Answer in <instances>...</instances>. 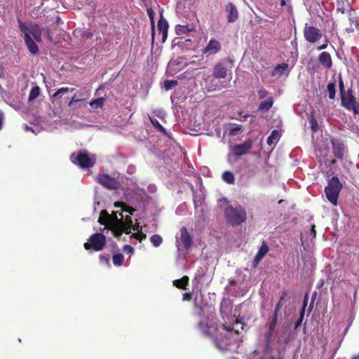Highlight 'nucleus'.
Wrapping results in <instances>:
<instances>
[{
	"label": "nucleus",
	"instance_id": "13",
	"mask_svg": "<svg viewBox=\"0 0 359 359\" xmlns=\"http://www.w3.org/2000/svg\"><path fill=\"white\" fill-rule=\"evenodd\" d=\"M114 234V236L119 239L123 233V221L115 216L113 222H110L108 228Z\"/></svg>",
	"mask_w": 359,
	"mask_h": 359
},
{
	"label": "nucleus",
	"instance_id": "57",
	"mask_svg": "<svg viewBox=\"0 0 359 359\" xmlns=\"http://www.w3.org/2000/svg\"><path fill=\"white\" fill-rule=\"evenodd\" d=\"M123 250L128 251V252H133L134 250L133 248L129 245H124Z\"/></svg>",
	"mask_w": 359,
	"mask_h": 359
},
{
	"label": "nucleus",
	"instance_id": "16",
	"mask_svg": "<svg viewBox=\"0 0 359 359\" xmlns=\"http://www.w3.org/2000/svg\"><path fill=\"white\" fill-rule=\"evenodd\" d=\"M319 63L325 69H330L332 67V60L330 53L322 52L318 57Z\"/></svg>",
	"mask_w": 359,
	"mask_h": 359
},
{
	"label": "nucleus",
	"instance_id": "6",
	"mask_svg": "<svg viewBox=\"0 0 359 359\" xmlns=\"http://www.w3.org/2000/svg\"><path fill=\"white\" fill-rule=\"evenodd\" d=\"M304 36L306 41L310 43H315L323 36L320 29L306 23L303 30Z\"/></svg>",
	"mask_w": 359,
	"mask_h": 359
},
{
	"label": "nucleus",
	"instance_id": "64",
	"mask_svg": "<svg viewBox=\"0 0 359 359\" xmlns=\"http://www.w3.org/2000/svg\"><path fill=\"white\" fill-rule=\"evenodd\" d=\"M235 283H236V282H235V280H231V281H230V284H231V285H233V284H235Z\"/></svg>",
	"mask_w": 359,
	"mask_h": 359
},
{
	"label": "nucleus",
	"instance_id": "26",
	"mask_svg": "<svg viewBox=\"0 0 359 359\" xmlns=\"http://www.w3.org/2000/svg\"><path fill=\"white\" fill-rule=\"evenodd\" d=\"M273 99L272 97H268L266 100L261 102L258 110L268 111L273 106Z\"/></svg>",
	"mask_w": 359,
	"mask_h": 359
},
{
	"label": "nucleus",
	"instance_id": "45",
	"mask_svg": "<svg viewBox=\"0 0 359 359\" xmlns=\"http://www.w3.org/2000/svg\"><path fill=\"white\" fill-rule=\"evenodd\" d=\"M77 32H79L81 33V37L83 39H90L92 36H93V32L91 31H90L89 29H87V30H75L74 31V33Z\"/></svg>",
	"mask_w": 359,
	"mask_h": 359
},
{
	"label": "nucleus",
	"instance_id": "56",
	"mask_svg": "<svg viewBox=\"0 0 359 359\" xmlns=\"http://www.w3.org/2000/svg\"><path fill=\"white\" fill-rule=\"evenodd\" d=\"M183 299L185 301H190L191 299V294L190 293H184L183 294Z\"/></svg>",
	"mask_w": 359,
	"mask_h": 359
},
{
	"label": "nucleus",
	"instance_id": "43",
	"mask_svg": "<svg viewBox=\"0 0 359 359\" xmlns=\"http://www.w3.org/2000/svg\"><path fill=\"white\" fill-rule=\"evenodd\" d=\"M151 123L153 125V126L156 128L158 131L166 133L165 129L164 127L161 126V124L158 122V121L156 118H150Z\"/></svg>",
	"mask_w": 359,
	"mask_h": 359
},
{
	"label": "nucleus",
	"instance_id": "48",
	"mask_svg": "<svg viewBox=\"0 0 359 359\" xmlns=\"http://www.w3.org/2000/svg\"><path fill=\"white\" fill-rule=\"evenodd\" d=\"M258 97L260 100L264 99L267 97L269 92L264 88H261L258 92Z\"/></svg>",
	"mask_w": 359,
	"mask_h": 359
},
{
	"label": "nucleus",
	"instance_id": "19",
	"mask_svg": "<svg viewBox=\"0 0 359 359\" xmlns=\"http://www.w3.org/2000/svg\"><path fill=\"white\" fill-rule=\"evenodd\" d=\"M25 44L32 54H36L39 52V47L34 39L30 37L29 33H25L24 35Z\"/></svg>",
	"mask_w": 359,
	"mask_h": 359
},
{
	"label": "nucleus",
	"instance_id": "51",
	"mask_svg": "<svg viewBox=\"0 0 359 359\" xmlns=\"http://www.w3.org/2000/svg\"><path fill=\"white\" fill-rule=\"evenodd\" d=\"M329 40L327 39H325V41H324V43L320 45V46H318L316 49L318 50H325L327 48V46H328V43H329Z\"/></svg>",
	"mask_w": 359,
	"mask_h": 359
},
{
	"label": "nucleus",
	"instance_id": "39",
	"mask_svg": "<svg viewBox=\"0 0 359 359\" xmlns=\"http://www.w3.org/2000/svg\"><path fill=\"white\" fill-rule=\"evenodd\" d=\"M327 89L329 93V98L333 100L335 98L336 88L334 83H329L327 86Z\"/></svg>",
	"mask_w": 359,
	"mask_h": 359
},
{
	"label": "nucleus",
	"instance_id": "52",
	"mask_svg": "<svg viewBox=\"0 0 359 359\" xmlns=\"http://www.w3.org/2000/svg\"><path fill=\"white\" fill-rule=\"evenodd\" d=\"M241 126H238L230 130L229 134L232 136L236 135L238 132L241 131Z\"/></svg>",
	"mask_w": 359,
	"mask_h": 359
},
{
	"label": "nucleus",
	"instance_id": "22",
	"mask_svg": "<svg viewBox=\"0 0 359 359\" xmlns=\"http://www.w3.org/2000/svg\"><path fill=\"white\" fill-rule=\"evenodd\" d=\"M114 219V218H111L107 210H102L98 222L100 224L104 225L107 228H109L110 222H113Z\"/></svg>",
	"mask_w": 359,
	"mask_h": 359
},
{
	"label": "nucleus",
	"instance_id": "46",
	"mask_svg": "<svg viewBox=\"0 0 359 359\" xmlns=\"http://www.w3.org/2000/svg\"><path fill=\"white\" fill-rule=\"evenodd\" d=\"M198 327L201 330L202 333L204 335H209L210 334V331H209V329H208V326L205 324H204L203 323L200 322L198 324Z\"/></svg>",
	"mask_w": 359,
	"mask_h": 359
},
{
	"label": "nucleus",
	"instance_id": "1",
	"mask_svg": "<svg viewBox=\"0 0 359 359\" xmlns=\"http://www.w3.org/2000/svg\"><path fill=\"white\" fill-rule=\"evenodd\" d=\"M245 323L238 319H236L231 325H222L219 329L217 330V334L214 337V343L217 348L224 350L236 341L238 338L240 330H243Z\"/></svg>",
	"mask_w": 359,
	"mask_h": 359
},
{
	"label": "nucleus",
	"instance_id": "47",
	"mask_svg": "<svg viewBox=\"0 0 359 359\" xmlns=\"http://www.w3.org/2000/svg\"><path fill=\"white\" fill-rule=\"evenodd\" d=\"M339 87L340 96L342 97V96L345 95L346 92H345L344 84L343 79H341V76L339 77Z\"/></svg>",
	"mask_w": 359,
	"mask_h": 359
},
{
	"label": "nucleus",
	"instance_id": "20",
	"mask_svg": "<svg viewBox=\"0 0 359 359\" xmlns=\"http://www.w3.org/2000/svg\"><path fill=\"white\" fill-rule=\"evenodd\" d=\"M29 33L30 37H33L34 40L38 42H41V32L39 27L37 25H33L29 26L28 32Z\"/></svg>",
	"mask_w": 359,
	"mask_h": 359
},
{
	"label": "nucleus",
	"instance_id": "54",
	"mask_svg": "<svg viewBox=\"0 0 359 359\" xmlns=\"http://www.w3.org/2000/svg\"><path fill=\"white\" fill-rule=\"evenodd\" d=\"M79 97H77V95H74L72 100H70V102H69L68 105L69 107H72V104L74 103V102H80V100L78 99Z\"/></svg>",
	"mask_w": 359,
	"mask_h": 359
},
{
	"label": "nucleus",
	"instance_id": "2",
	"mask_svg": "<svg viewBox=\"0 0 359 359\" xmlns=\"http://www.w3.org/2000/svg\"><path fill=\"white\" fill-rule=\"evenodd\" d=\"M224 216L226 222L232 226L240 225L247 219L246 211L241 205L236 207L227 206L224 210Z\"/></svg>",
	"mask_w": 359,
	"mask_h": 359
},
{
	"label": "nucleus",
	"instance_id": "18",
	"mask_svg": "<svg viewBox=\"0 0 359 359\" xmlns=\"http://www.w3.org/2000/svg\"><path fill=\"white\" fill-rule=\"evenodd\" d=\"M227 69L222 63H217L213 69L212 76L215 79H224Z\"/></svg>",
	"mask_w": 359,
	"mask_h": 359
},
{
	"label": "nucleus",
	"instance_id": "3",
	"mask_svg": "<svg viewBox=\"0 0 359 359\" xmlns=\"http://www.w3.org/2000/svg\"><path fill=\"white\" fill-rule=\"evenodd\" d=\"M342 189L343 184L338 177L333 176L327 181V185L325 187V194L327 199L334 206L338 205L339 196Z\"/></svg>",
	"mask_w": 359,
	"mask_h": 359
},
{
	"label": "nucleus",
	"instance_id": "34",
	"mask_svg": "<svg viewBox=\"0 0 359 359\" xmlns=\"http://www.w3.org/2000/svg\"><path fill=\"white\" fill-rule=\"evenodd\" d=\"M192 30V28H190L189 25H178L176 26V33L178 35H182L184 34H187Z\"/></svg>",
	"mask_w": 359,
	"mask_h": 359
},
{
	"label": "nucleus",
	"instance_id": "7",
	"mask_svg": "<svg viewBox=\"0 0 359 359\" xmlns=\"http://www.w3.org/2000/svg\"><path fill=\"white\" fill-rule=\"evenodd\" d=\"M341 103L346 109L353 110L355 114H359V102H357L351 89H348L347 94L341 97Z\"/></svg>",
	"mask_w": 359,
	"mask_h": 359
},
{
	"label": "nucleus",
	"instance_id": "17",
	"mask_svg": "<svg viewBox=\"0 0 359 359\" xmlns=\"http://www.w3.org/2000/svg\"><path fill=\"white\" fill-rule=\"evenodd\" d=\"M226 12L227 13V20L229 22H235L238 18V12L236 6L229 2L226 6Z\"/></svg>",
	"mask_w": 359,
	"mask_h": 359
},
{
	"label": "nucleus",
	"instance_id": "30",
	"mask_svg": "<svg viewBox=\"0 0 359 359\" xmlns=\"http://www.w3.org/2000/svg\"><path fill=\"white\" fill-rule=\"evenodd\" d=\"M309 121L310 127H311L312 133H316L318 130L319 128H318V121L315 117L314 111H312L310 114L309 117Z\"/></svg>",
	"mask_w": 359,
	"mask_h": 359
},
{
	"label": "nucleus",
	"instance_id": "10",
	"mask_svg": "<svg viewBox=\"0 0 359 359\" xmlns=\"http://www.w3.org/2000/svg\"><path fill=\"white\" fill-rule=\"evenodd\" d=\"M331 144L334 156L338 159H343L345 151V146L343 142L339 139L332 138Z\"/></svg>",
	"mask_w": 359,
	"mask_h": 359
},
{
	"label": "nucleus",
	"instance_id": "58",
	"mask_svg": "<svg viewBox=\"0 0 359 359\" xmlns=\"http://www.w3.org/2000/svg\"><path fill=\"white\" fill-rule=\"evenodd\" d=\"M4 113L0 110V130L3 128Z\"/></svg>",
	"mask_w": 359,
	"mask_h": 359
},
{
	"label": "nucleus",
	"instance_id": "62",
	"mask_svg": "<svg viewBox=\"0 0 359 359\" xmlns=\"http://www.w3.org/2000/svg\"><path fill=\"white\" fill-rule=\"evenodd\" d=\"M249 116H250V115H249V114H246V115H245V116H243V118H244L245 119H246V118H247L248 117H249Z\"/></svg>",
	"mask_w": 359,
	"mask_h": 359
},
{
	"label": "nucleus",
	"instance_id": "33",
	"mask_svg": "<svg viewBox=\"0 0 359 359\" xmlns=\"http://www.w3.org/2000/svg\"><path fill=\"white\" fill-rule=\"evenodd\" d=\"M104 97H98L90 102V106L92 108L97 109L102 108L104 105Z\"/></svg>",
	"mask_w": 359,
	"mask_h": 359
},
{
	"label": "nucleus",
	"instance_id": "14",
	"mask_svg": "<svg viewBox=\"0 0 359 359\" xmlns=\"http://www.w3.org/2000/svg\"><path fill=\"white\" fill-rule=\"evenodd\" d=\"M180 241L182 243L184 248L187 250L192 245V238L189 235L187 229L185 226H182L180 229Z\"/></svg>",
	"mask_w": 359,
	"mask_h": 359
},
{
	"label": "nucleus",
	"instance_id": "55",
	"mask_svg": "<svg viewBox=\"0 0 359 359\" xmlns=\"http://www.w3.org/2000/svg\"><path fill=\"white\" fill-rule=\"evenodd\" d=\"M310 234L312 235L313 238H316V226L314 224H313L311 228Z\"/></svg>",
	"mask_w": 359,
	"mask_h": 359
},
{
	"label": "nucleus",
	"instance_id": "40",
	"mask_svg": "<svg viewBox=\"0 0 359 359\" xmlns=\"http://www.w3.org/2000/svg\"><path fill=\"white\" fill-rule=\"evenodd\" d=\"M40 94V88L38 86L33 87L29 94V100H34L37 97H39Z\"/></svg>",
	"mask_w": 359,
	"mask_h": 359
},
{
	"label": "nucleus",
	"instance_id": "24",
	"mask_svg": "<svg viewBox=\"0 0 359 359\" xmlns=\"http://www.w3.org/2000/svg\"><path fill=\"white\" fill-rule=\"evenodd\" d=\"M280 133L278 130H272L271 135L267 138V144L269 146H275L280 140Z\"/></svg>",
	"mask_w": 359,
	"mask_h": 359
},
{
	"label": "nucleus",
	"instance_id": "4",
	"mask_svg": "<svg viewBox=\"0 0 359 359\" xmlns=\"http://www.w3.org/2000/svg\"><path fill=\"white\" fill-rule=\"evenodd\" d=\"M70 159L73 163L82 168H89L94 165V161L89 156L87 151H79L74 152L72 154Z\"/></svg>",
	"mask_w": 359,
	"mask_h": 359
},
{
	"label": "nucleus",
	"instance_id": "36",
	"mask_svg": "<svg viewBox=\"0 0 359 359\" xmlns=\"http://www.w3.org/2000/svg\"><path fill=\"white\" fill-rule=\"evenodd\" d=\"M112 261L115 266H121L124 261V257L121 253H116L113 255Z\"/></svg>",
	"mask_w": 359,
	"mask_h": 359
},
{
	"label": "nucleus",
	"instance_id": "12",
	"mask_svg": "<svg viewBox=\"0 0 359 359\" xmlns=\"http://www.w3.org/2000/svg\"><path fill=\"white\" fill-rule=\"evenodd\" d=\"M252 147V142L250 140L245 141L243 144H236L232 148L233 154L236 156H241L245 154Z\"/></svg>",
	"mask_w": 359,
	"mask_h": 359
},
{
	"label": "nucleus",
	"instance_id": "35",
	"mask_svg": "<svg viewBox=\"0 0 359 359\" xmlns=\"http://www.w3.org/2000/svg\"><path fill=\"white\" fill-rule=\"evenodd\" d=\"M74 95H77V97H79L78 99L80 100V102L86 100L90 96L88 90L86 88L80 89Z\"/></svg>",
	"mask_w": 359,
	"mask_h": 359
},
{
	"label": "nucleus",
	"instance_id": "5",
	"mask_svg": "<svg viewBox=\"0 0 359 359\" xmlns=\"http://www.w3.org/2000/svg\"><path fill=\"white\" fill-rule=\"evenodd\" d=\"M89 243H84L86 250L93 248L95 251L102 250L106 244V237L100 233L93 234L89 238Z\"/></svg>",
	"mask_w": 359,
	"mask_h": 359
},
{
	"label": "nucleus",
	"instance_id": "23",
	"mask_svg": "<svg viewBox=\"0 0 359 359\" xmlns=\"http://www.w3.org/2000/svg\"><path fill=\"white\" fill-rule=\"evenodd\" d=\"M308 294H306L304 297L303 301V306L300 311L299 317V319L297 320V322L294 324V330H297L301 325L304 319V313H305V309L308 304Z\"/></svg>",
	"mask_w": 359,
	"mask_h": 359
},
{
	"label": "nucleus",
	"instance_id": "63",
	"mask_svg": "<svg viewBox=\"0 0 359 359\" xmlns=\"http://www.w3.org/2000/svg\"><path fill=\"white\" fill-rule=\"evenodd\" d=\"M290 341V339L289 338H287L285 339V343H287L288 341Z\"/></svg>",
	"mask_w": 359,
	"mask_h": 359
},
{
	"label": "nucleus",
	"instance_id": "32",
	"mask_svg": "<svg viewBox=\"0 0 359 359\" xmlns=\"http://www.w3.org/2000/svg\"><path fill=\"white\" fill-rule=\"evenodd\" d=\"M222 180L229 184H233L235 182L234 175L230 171H225L223 172Z\"/></svg>",
	"mask_w": 359,
	"mask_h": 359
},
{
	"label": "nucleus",
	"instance_id": "21",
	"mask_svg": "<svg viewBox=\"0 0 359 359\" xmlns=\"http://www.w3.org/2000/svg\"><path fill=\"white\" fill-rule=\"evenodd\" d=\"M205 88L208 92H212L215 90H219L224 88V86L220 84L219 81H216L213 79H206Z\"/></svg>",
	"mask_w": 359,
	"mask_h": 359
},
{
	"label": "nucleus",
	"instance_id": "15",
	"mask_svg": "<svg viewBox=\"0 0 359 359\" xmlns=\"http://www.w3.org/2000/svg\"><path fill=\"white\" fill-rule=\"evenodd\" d=\"M157 27L158 32L162 34V41L165 42L168 37V23L163 18L162 13H161L160 19L158 21Z\"/></svg>",
	"mask_w": 359,
	"mask_h": 359
},
{
	"label": "nucleus",
	"instance_id": "61",
	"mask_svg": "<svg viewBox=\"0 0 359 359\" xmlns=\"http://www.w3.org/2000/svg\"><path fill=\"white\" fill-rule=\"evenodd\" d=\"M316 294H317L316 292L313 293L312 297H311V302L314 303V301L316 297Z\"/></svg>",
	"mask_w": 359,
	"mask_h": 359
},
{
	"label": "nucleus",
	"instance_id": "41",
	"mask_svg": "<svg viewBox=\"0 0 359 359\" xmlns=\"http://www.w3.org/2000/svg\"><path fill=\"white\" fill-rule=\"evenodd\" d=\"M150 241L154 247H158L163 242V238L161 236L155 234L151 236Z\"/></svg>",
	"mask_w": 359,
	"mask_h": 359
},
{
	"label": "nucleus",
	"instance_id": "38",
	"mask_svg": "<svg viewBox=\"0 0 359 359\" xmlns=\"http://www.w3.org/2000/svg\"><path fill=\"white\" fill-rule=\"evenodd\" d=\"M147 13L151 21V25L152 28V36H154V15L155 13L151 8H147Z\"/></svg>",
	"mask_w": 359,
	"mask_h": 359
},
{
	"label": "nucleus",
	"instance_id": "59",
	"mask_svg": "<svg viewBox=\"0 0 359 359\" xmlns=\"http://www.w3.org/2000/svg\"><path fill=\"white\" fill-rule=\"evenodd\" d=\"M140 226H139L138 224H135V226H133V229L134 231H137V232L140 231Z\"/></svg>",
	"mask_w": 359,
	"mask_h": 359
},
{
	"label": "nucleus",
	"instance_id": "11",
	"mask_svg": "<svg viewBox=\"0 0 359 359\" xmlns=\"http://www.w3.org/2000/svg\"><path fill=\"white\" fill-rule=\"evenodd\" d=\"M221 48V44L217 40L211 39L203 50V53L207 55H215L220 51Z\"/></svg>",
	"mask_w": 359,
	"mask_h": 359
},
{
	"label": "nucleus",
	"instance_id": "53",
	"mask_svg": "<svg viewBox=\"0 0 359 359\" xmlns=\"http://www.w3.org/2000/svg\"><path fill=\"white\" fill-rule=\"evenodd\" d=\"M262 258V257L256 255L253 260V266L256 267L259 264Z\"/></svg>",
	"mask_w": 359,
	"mask_h": 359
},
{
	"label": "nucleus",
	"instance_id": "60",
	"mask_svg": "<svg viewBox=\"0 0 359 359\" xmlns=\"http://www.w3.org/2000/svg\"><path fill=\"white\" fill-rule=\"evenodd\" d=\"M313 307V302H311V304H310V305H309V307L308 315H309V314L311 313V311H312Z\"/></svg>",
	"mask_w": 359,
	"mask_h": 359
},
{
	"label": "nucleus",
	"instance_id": "31",
	"mask_svg": "<svg viewBox=\"0 0 359 359\" xmlns=\"http://www.w3.org/2000/svg\"><path fill=\"white\" fill-rule=\"evenodd\" d=\"M69 91V88L67 87H63L58 89L53 95L50 96L51 102H54L55 100L60 99L64 93Z\"/></svg>",
	"mask_w": 359,
	"mask_h": 359
},
{
	"label": "nucleus",
	"instance_id": "49",
	"mask_svg": "<svg viewBox=\"0 0 359 359\" xmlns=\"http://www.w3.org/2000/svg\"><path fill=\"white\" fill-rule=\"evenodd\" d=\"M132 236L139 240L140 241H142L146 238L147 235L142 232L138 231L137 233H133Z\"/></svg>",
	"mask_w": 359,
	"mask_h": 359
},
{
	"label": "nucleus",
	"instance_id": "29",
	"mask_svg": "<svg viewBox=\"0 0 359 359\" xmlns=\"http://www.w3.org/2000/svg\"><path fill=\"white\" fill-rule=\"evenodd\" d=\"M114 206L116 208H121L122 211L129 212L130 215H133V213L136 211L134 208L128 205L126 203L122 201L115 202Z\"/></svg>",
	"mask_w": 359,
	"mask_h": 359
},
{
	"label": "nucleus",
	"instance_id": "27",
	"mask_svg": "<svg viewBox=\"0 0 359 359\" xmlns=\"http://www.w3.org/2000/svg\"><path fill=\"white\" fill-rule=\"evenodd\" d=\"M189 277L187 276H184L180 279L174 280L173 285L179 289L186 290V287L189 284Z\"/></svg>",
	"mask_w": 359,
	"mask_h": 359
},
{
	"label": "nucleus",
	"instance_id": "25",
	"mask_svg": "<svg viewBox=\"0 0 359 359\" xmlns=\"http://www.w3.org/2000/svg\"><path fill=\"white\" fill-rule=\"evenodd\" d=\"M287 295V291L282 292L281 295L279 298V300H278L277 304L276 305L273 316H276V318H278V313L283 306V303L285 301Z\"/></svg>",
	"mask_w": 359,
	"mask_h": 359
},
{
	"label": "nucleus",
	"instance_id": "37",
	"mask_svg": "<svg viewBox=\"0 0 359 359\" xmlns=\"http://www.w3.org/2000/svg\"><path fill=\"white\" fill-rule=\"evenodd\" d=\"M126 220L127 223L123 222V233H126V234H130L131 233V226H132V219L130 217H126Z\"/></svg>",
	"mask_w": 359,
	"mask_h": 359
},
{
	"label": "nucleus",
	"instance_id": "8",
	"mask_svg": "<svg viewBox=\"0 0 359 359\" xmlns=\"http://www.w3.org/2000/svg\"><path fill=\"white\" fill-rule=\"evenodd\" d=\"M97 181L100 184L109 189H117L120 187V183L116 179L107 174L98 175Z\"/></svg>",
	"mask_w": 359,
	"mask_h": 359
},
{
	"label": "nucleus",
	"instance_id": "50",
	"mask_svg": "<svg viewBox=\"0 0 359 359\" xmlns=\"http://www.w3.org/2000/svg\"><path fill=\"white\" fill-rule=\"evenodd\" d=\"M18 22H19V27H20V30L25 35V33L28 32L29 27H27L20 20H19Z\"/></svg>",
	"mask_w": 359,
	"mask_h": 359
},
{
	"label": "nucleus",
	"instance_id": "28",
	"mask_svg": "<svg viewBox=\"0 0 359 359\" xmlns=\"http://www.w3.org/2000/svg\"><path fill=\"white\" fill-rule=\"evenodd\" d=\"M288 67V65L286 63H281L278 65L273 70L271 75L273 76H281L287 70Z\"/></svg>",
	"mask_w": 359,
	"mask_h": 359
},
{
	"label": "nucleus",
	"instance_id": "9",
	"mask_svg": "<svg viewBox=\"0 0 359 359\" xmlns=\"http://www.w3.org/2000/svg\"><path fill=\"white\" fill-rule=\"evenodd\" d=\"M278 318L276 316H272L268 319L267 326L268 331L265 334V341L266 346H270L274 339V332L277 325Z\"/></svg>",
	"mask_w": 359,
	"mask_h": 359
},
{
	"label": "nucleus",
	"instance_id": "44",
	"mask_svg": "<svg viewBox=\"0 0 359 359\" xmlns=\"http://www.w3.org/2000/svg\"><path fill=\"white\" fill-rule=\"evenodd\" d=\"M269 248L268 245L266 244L265 242H263L262 245H261V247H260L259 251L257 252V255L264 257L267 254V252H269Z\"/></svg>",
	"mask_w": 359,
	"mask_h": 359
},
{
	"label": "nucleus",
	"instance_id": "42",
	"mask_svg": "<svg viewBox=\"0 0 359 359\" xmlns=\"http://www.w3.org/2000/svg\"><path fill=\"white\" fill-rule=\"evenodd\" d=\"M177 84L178 81L177 80H165L163 83L164 88L166 90L172 89L177 86Z\"/></svg>",
	"mask_w": 359,
	"mask_h": 359
}]
</instances>
